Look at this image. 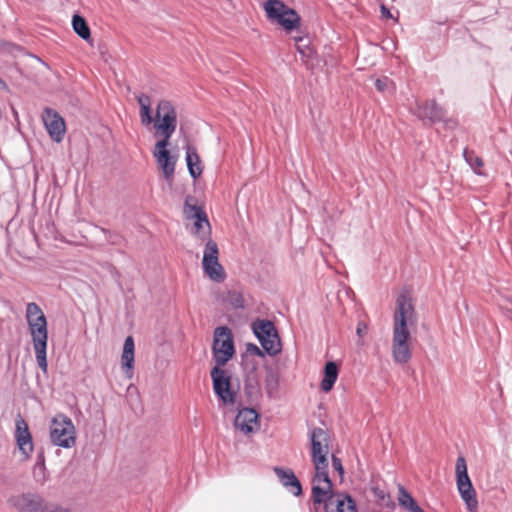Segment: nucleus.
<instances>
[{
    "instance_id": "nucleus-8",
    "label": "nucleus",
    "mask_w": 512,
    "mask_h": 512,
    "mask_svg": "<svg viewBox=\"0 0 512 512\" xmlns=\"http://www.w3.org/2000/svg\"><path fill=\"white\" fill-rule=\"evenodd\" d=\"M252 331L261 347L269 356H276L282 350L281 340L274 323L267 319H257L252 325Z\"/></svg>"
},
{
    "instance_id": "nucleus-30",
    "label": "nucleus",
    "mask_w": 512,
    "mask_h": 512,
    "mask_svg": "<svg viewBox=\"0 0 512 512\" xmlns=\"http://www.w3.org/2000/svg\"><path fill=\"white\" fill-rule=\"evenodd\" d=\"M247 352L262 358L267 354L263 348L261 349L256 344L252 343L247 344Z\"/></svg>"
},
{
    "instance_id": "nucleus-26",
    "label": "nucleus",
    "mask_w": 512,
    "mask_h": 512,
    "mask_svg": "<svg viewBox=\"0 0 512 512\" xmlns=\"http://www.w3.org/2000/svg\"><path fill=\"white\" fill-rule=\"evenodd\" d=\"M244 391L249 400H255L261 395L258 381L251 377L245 382Z\"/></svg>"
},
{
    "instance_id": "nucleus-27",
    "label": "nucleus",
    "mask_w": 512,
    "mask_h": 512,
    "mask_svg": "<svg viewBox=\"0 0 512 512\" xmlns=\"http://www.w3.org/2000/svg\"><path fill=\"white\" fill-rule=\"evenodd\" d=\"M375 87L381 93L394 92L395 84L389 77L384 76L375 80Z\"/></svg>"
},
{
    "instance_id": "nucleus-5",
    "label": "nucleus",
    "mask_w": 512,
    "mask_h": 512,
    "mask_svg": "<svg viewBox=\"0 0 512 512\" xmlns=\"http://www.w3.org/2000/svg\"><path fill=\"white\" fill-rule=\"evenodd\" d=\"M312 499L314 504H323L325 512H357L356 503L349 494H334L332 481L312 478Z\"/></svg>"
},
{
    "instance_id": "nucleus-18",
    "label": "nucleus",
    "mask_w": 512,
    "mask_h": 512,
    "mask_svg": "<svg viewBox=\"0 0 512 512\" xmlns=\"http://www.w3.org/2000/svg\"><path fill=\"white\" fill-rule=\"evenodd\" d=\"M329 436L322 428H314L310 432L311 456L328 455Z\"/></svg>"
},
{
    "instance_id": "nucleus-22",
    "label": "nucleus",
    "mask_w": 512,
    "mask_h": 512,
    "mask_svg": "<svg viewBox=\"0 0 512 512\" xmlns=\"http://www.w3.org/2000/svg\"><path fill=\"white\" fill-rule=\"evenodd\" d=\"M311 462L314 466V479L315 480H327L329 477L328 469V455L311 456Z\"/></svg>"
},
{
    "instance_id": "nucleus-28",
    "label": "nucleus",
    "mask_w": 512,
    "mask_h": 512,
    "mask_svg": "<svg viewBox=\"0 0 512 512\" xmlns=\"http://www.w3.org/2000/svg\"><path fill=\"white\" fill-rule=\"evenodd\" d=\"M226 302L234 309H242L244 307V298L240 292L229 291Z\"/></svg>"
},
{
    "instance_id": "nucleus-25",
    "label": "nucleus",
    "mask_w": 512,
    "mask_h": 512,
    "mask_svg": "<svg viewBox=\"0 0 512 512\" xmlns=\"http://www.w3.org/2000/svg\"><path fill=\"white\" fill-rule=\"evenodd\" d=\"M463 157L465 161L469 164V166L477 173L481 174L479 169L483 167L484 162L482 158L477 156L474 151H470L468 149H464L463 151Z\"/></svg>"
},
{
    "instance_id": "nucleus-16",
    "label": "nucleus",
    "mask_w": 512,
    "mask_h": 512,
    "mask_svg": "<svg viewBox=\"0 0 512 512\" xmlns=\"http://www.w3.org/2000/svg\"><path fill=\"white\" fill-rule=\"evenodd\" d=\"M15 426V439L17 446L21 453L25 455V457H29L33 452V440L28 428V424L21 416H19L15 420Z\"/></svg>"
},
{
    "instance_id": "nucleus-19",
    "label": "nucleus",
    "mask_w": 512,
    "mask_h": 512,
    "mask_svg": "<svg viewBox=\"0 0 512 512\" xmlns=\"http://www.w3.org/2000/svg\"><path fill=\"white\" fill-rule=\"evenodd\" d=\"M134 349L135 345L133 337L128 336L124 341L121 364L126 374L130 372L129 377L132 376V370L134 368Z\"/></svg>"
},
{
    "instance_id": "nucleus-33",
    "label": "nucleus",
    "mask_w": 512,
    "mask_h": 512,
    "mask_svg": "<svg viewBox=\"0 0 512 512\" xmlns=\"http://www.w3.org/2000/svg\"><path fill=\"white\" fill-rule=\"evenodd\" d=\"M366 331H367V325L365 324V322H363V321L358 322L357 328H356V334L360 338H362L366 334Z\"/></svg>"
},
{
    "instance_id": "nucleus-21",
    "label": "nucleus",
    "mask_w": 512,
    "mask_h": 512,
    "mask_svg": "<svg viewBox=\"0 0 512 512\" xmlns=\"http://www.w3.org/2000/svg\"><path fill=\"white\" fill-rule=\"evenodd\" d=\"M185 160L190 176L193 179H197L202 174V168L200 165V157L194 147L189 145L186 147Z\"/></svg>"
},
{
    "instance_id": "nucleus-12",
    "label": "nucleus",
    "mask_w": 512,
    "mask_h": 512,
    "mask_svg": "<svg viewBox=\"0 0 512 512\" xmlns=\"http://www.w3.org/2000/svg\"><path fill=\"white\" fill-rule=\"evenodd\" d=\"M42 121L51 139L57 143L61 142L66 132V125L59 113L51 108H45Z\"/></svg>"
},
{
    "instance_id": "nucleus-11",
    "label": "nucleus",
    "mask_w": 512,
    "mask_h": 512,
    "mask_svg": "<svg viewBox=\"0 0 512 512\" xmlns=\"http://www.w3.org/2000/svg\"><path fill=\"white\" fill-rule=\"evenodd\" d=\"M14 505L19 512H72L55 504H48L36 494H23L15 499Z\"/></svg>"
},
{
    "instance_id": "nucleus-2",
    "label": "nucleus",
    "mask_w": 512,
    "mask_h": 512,
    "mask_svg": "<svg viewBox=\"0 0 512 512\" xmlns=\"http://www.w3.org/2000/svg\"><path fill=\"white\" fill-rule=\"evenodd\" d=\"M235 354L234 337L227 326L215 328L213 333L212 355L216 365L210 376L213 391L219 400V406L230 407L237 403V391L232 389L231 377L222 368Z\"/></svg>"
},
{
    "instance_id": "nucleus-9",
    "label": "nucleus",
    "mask_w": 512,
    "mask_h": 512,
    "mask_svg": "<svg viewBox=\"0 0 512 512\" xmlns=\"http://www.w3.org/2000/svg\"><path fill=\"white\" fill-rule=\"evenodd\" d=\"M456 485L461 499L469 512H475L478 508L476 491L467 472L465 458L459 456L456 461Z\"/></svg>"
},
{
    "instance_id": "nucleus-3",
    "label": "nucleus",
    "mask_w": 512,
    "mask_h": 512,
    "mask_svg": "<svg viewBox=\"0 0 512 512\" xmlns=\"http://www.w3.org/2000/svg\"><path fill=\"white\" fill-rule=\"evenodd\" d=\"M415 323V310L411 298L401 293L396 300L392 335V358L395 363L406 364L412 357L409 326Z\"/></svg>"
},
{
    "instance_id": "nucleus-6",
    "label": "nucleus",
    "mask_w": 512,
    "mask_h": 512,
    "mask_svg": "<svg viewBox=\"0 0 512 512\" xmlns=\"http://www.w3.org/2000/svg\"><path fill=\"white\" fill-rule=\"evenodd\" d=\"M267 18L280 25L286 32L298 30L301 18L293 8L285 5L281 0H268L264 5Z\"/></svg>"
},
{
    "instance_id": "nucleus-4",
    "label": "nucleus",
    "mask_w": 512,
    "mask_h": 512,
    "mask_svg": "<svg viewBox=\"0 0 512 512\" xmlns=\"http://www.w3.org/2000/svg\"><path fill=\"white\" fill-rule=\"evenodd\" d=\"M26 318L32 337L35 357L39 368L46 373L47 363V320L38 304L31 302L26 306Z\"/></svg>"
},
{
    "instance_id": "nucleus-1",
    "label": "nucleus",
    "mask_w": 512,
    "mask_h": 512,
    "mask_svg": "<svg viewBox=\"0 0 512 512\" xmlns=\"http://www.w3.org/2000/svg\"><path fill=\"white\" fill-rule=\"evenodd\" d=\"M137 102L140 107L139 117L143 126L153 125L155 136L161 139L156 142L153 156L162 169L166 179L173 176L175 171V160L170 156L167 147L170 144V138L177 128V111L174 104L167 99H161L156 105L155 115H152L151 99L146 94L137 96Z\"/></svg>"
},
{
    "instance_id": "nucleus-14",
    "label": "nucleus",
    "mask_w": 512,
    "mask_h": 512,
    "mask_svg": "<svg viewBox=\"0 0 512 512\" xmlns=\"http://www.w3.org/2000/svg\"><path fill=\"white\" fill-rule=\"evenodd\" d=\"M415 115L422 121L436 123L445 121L446 111L437 104L435 100H428L423 103L416 104Z\"/></svg>"
},
{
    "instance_id": "nucleus-20",
    "label": "nucleus",
    "mask_w": 512,
    "mask_h": 512,
    "mask_svg": "<svg viewBox=\"0 0 512 512\" xmlns=\"http://www.w3.org/2000/svg\"><path fill=\"white\" fill-rule=\"evenodd\" d=\"M338 366L335 362L329 361L324 366V375L320 384L321 390L329 392L332 390L338 378Z\"/></svg>"
},
{
    "instance_id": "nucleus-10",
    "label": "nucleus",
    "mask_w": 512,
    "mask_h": 512,
    "mask_svg": "<svg viewBox=\"0 0 512 512\" xmlns=\"http://www.w3.org/2000/svg\"><path fill=\"white\" fill-rule=\"evenodd\" d=\"M218 245L213 240H208L205 244L202 267L205 274L214 282L221 283L226 278L223 266L220 264Z\"/></svg>"
},
{
    "instance_id": "nucleus-34",
    "label": "nucleus",
    "mask_w": 512,
    "mask_h": 512,
    "mask_svg": "<svg viewBox=\"0 0 512 512\" xmlns=\"http://www.w3.org/2000/svg\"><path fill=\"white\" fill-rule=\"evenodd\" d=\"M375 494H376L377 496H380V495H381V492H378V493H377V492L375 491Z\"/></svg>"
},
{
    "instance_id": "nucleus-31",
    "label": "nucleus",
    "mask_w": 512,
    "mask_h": 512,
    "mask_svg": "<svg viewBox=\"0 0 512 512\" xmlns=\"http://www.w3.org/2000/svg\"><path fill=\"white\" fill-rule=\"evenodd\" d=\"M331 461L333 469L338 472L340 477H342L344 475V468L341 459L332 454Z\"/></svg>"
},
{
    "instance_id": "nucleus-24",
    "label": "nucleus",
    "mask_w": 512,
    "mask_h": 512,
    "mask_svg": "<svg viewBox=\"0 0 512 512\" xmlns=\"http://www.w3.org/2000/svg\"><path fill=\"white\" fill-rule=\"evenodd\" d=\"M72 27L75 33L84 40H87L91 33L86 20L80 15H74L72 18Z\"/></svg>"
},
{
    "instance_id": "nucleus-17",
    "label": "nucleus",
    "mask_w": 512,
    "mask_h": 512,
    "mask_svg": "<svg viewBox=\"0 0 512 512\" xmlns=\"http://www.w3.org/2000/svg\"><path fill=\"white\" fill-rule=\"evenodd\" d=\"M273 471L279 482L288 492L294 496H300L302 494L301 483L292 469L276 466L273 468Z\"/></svg>"
},
{
    "instance_id": "nucleus-29",
    "label": "nucleus",
    "mask_w": 512,
    "mask_h": 512,
    "mask_svg": "<svg viewBox=\"0 0 512 512\" xmlns=\"http://www.w3.org/2000/svg\"><path fill=\"white\" fill-rule=\"evenodd\" d=\"M278 377L270 372L265 378V388L269 397H274L278 389Z\"/></svg>"
},
{
    "instance_id": "nucleus-23",
    "label": "nucleus",
    "mask_w": 512,
    "mask_h": 512,
    "mask_svg": "<svg viewBox=\"0 0 512 512\" xmlns=\"http://www.w3.org/2000/svg\"><path fill=\"white\" fill-rule=\"evenodd\" d=\"M398 502L400 506L409 510L410 512L418 511L417 509L420 508L411 494L403 486H399Z\"/></svg>"
},
{
    "instance_id": "nucleus-32",
    "label": "nucleus",
    "mask_w": 512,
    "mask_h": 512,
    "mask_svg": "<svg viewBox=\"0 0 512 512\" xmlns=\"http://www.w3.org/2000/svg\"><path fill=\"white\" fill-rule=\"evenodd\" d=\"M294 41L296 43L297 51L302 54L303 56L306 55L305 49L308 47L307 44H302V42L305 41V39L301 36L294 37Z\"/></svg>"
},
{
    "instance_id": "nucleus-15",
    "label": "nucleus",
    "mask_w": 512,
    "mask_h": 512,
    "mask_svg": "<svg viewBox=\"0 0 512 512\" xmlns=\"http://www.w3.org/2000/svg\"><path fill=\"white\" fill-rule=\"evenodd\" d=\"M238 413L234 419V427L243 434H250L259 427V414L253 408L237 407Z\"/></svg>"
},
{
    "instance_id": "nucleus-7",
    "label": "nucleus",
    "mask_w": 512,
    "mask_h": 512,
    "mask_svg": "<svg viewBox=\"0 0 512 512\" xmlns=\"http://www.w3.org/2000/svg\"><path fill=\"white\" fill-rule=\"evenodd\" d=\"M50 439L53 445L69 449L76 444V429L65 414H56L50 424Z\"/></svg>"
},
{
    "instance_id": "nucleus-13",
    "label": "nucleus",
    "mask_w": 512,
    "mask_h": 512,
    "mask_svg": "<svg viewBox=\"0 0 512 512\" xmlns=\"http://www.w3.org/2000/svg\"><path fill=\"white\" fill-rule=\"evenodd\" d=\"M195 201L193 196H187L185 198L183 212L186 219L194 220V228L197 234L205 227L208 229V233H210L211 226L208 220L207 214L204 211L202 206L197 204H192Z\"/></svg>"
}]
</instances>
